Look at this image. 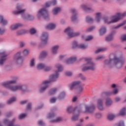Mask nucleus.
I'll list each match as a JSON object with an SVG mask.
<instances>
[{
	"label": "nucleus",
	"instance_id": "obj_1",
	"mask_svg": "<svg viewBox=\"0 0 126 126\" xmlns=\"http://www.w3.org/2000/svg\"><path fill=\"white\" fill-rule=\"evenodd\" d=\"M59 77V72H56L55 74H53L50 76L49 80H46L42 82L38 88L39 92L42 93L46 91V89L49 87V84L52 82V81H55L57 78Z\"/></svg>",
	"mask_w": 126,
	"mask_h": 126
},
{
	"label": "nucleus",
	"instance_id": "obj_2",
	"mask_svg": "<svg viewBox=\"0 0 126 126\" xmlns=\"http://www.w3.org/2000/svg\"><path fill=\"white\" fill-rule=\"evenodd\" d=\"M124 63L125 59H120L117 56H115L113 59L105 60L104 64L109 66H116V67L120 68Z\"/></svg>",
	"mask_w": 126,
	"mask_h": 126
},
{
	"label": "nucleus",
	"instance_id": "obj_3",
	"mask_svg": "<svg viewBox=\"0 0 126 126\" xmlns=\"http://www.w3.org/2000/svg\"><path fill=\"white\" fill-rule=\"evenodd\" d=\"M51 5H52L51 2H46L45 3V7H43L37 11L36 15V18L38 19H41V18L47 19L49 18V12L46 7H49Z\"/></svg>",
	"mask_w": 126,
	"mask_h": 126
},
{
	"label": "nucleus",
	"instance_id": "obj_4",
	"mask_svg": "<svg viewBox=\"0 0 126 126\" xmlns=\"http://www.w3.org/2000/svg\"><path fill=\"white\" fill-rule=\"evenodd\" d=\"M125 16H126V12H124L123 13H117L115 15L112 16L110 18L108 17L104 18L103 21L104 23L112 24V23L118 22V21L121 20Z\"/></svg>",
	"mask_w": 126,
	"mask_h": 126
},
{
	"label": "nucleus",
	"instance_id": "obj_5",
	"mask_svg": "<svg viewBox=\"0 0 126 126\" xmlns=\"http://www.w3.org/2000/svg\"><path fill=\"white\" fill-rule=\"evenodd\" d=\"M14 83H16V80H12L3 83L2 84V85L3 86H4V87L8 88L11 91H17L18 90H23V86L22 85H18L15 86H11V84H13Z\"/></svg>",
	"mask_w": 126,
	"mask_h": 126
},
{
	"label": "nucleus",
	"instance_id": "obj_6",
	"mask_svg": "<svg viewBox=\"0 0 126 126\" xmlns=\"http://www.w3.org/2000/svg\"><path fill=\"white\" fill-rule=\"evenodd\" d=\"M85 63H84L82 66V71H86V70H89V69L92 70L95 69V67H96L95 63L92 62L91 58H85Z\"/></svg>",
	"mask_w": 126,
	"mask_h": 126
},
{
	"label": "nucleus",
	"instance_id": "obj_7",
	"mask_svg": "<svg viewBox=\"0 0 126 126\" xmlns=\"http://www.w3.org/2000/svg\"><path fill=\"white\" fill-rule=\"evenodd\" d=\"M12 62L15 64L21 65L23 63V58L21 56V51L17 52L13 57Z\"/></svg>",
	"mask_w": 126,
	"mask_h": 126
},
{
	"label": "nucleus",
	"instance_id": "obj_8",
	"mask_svg": "<svg viewBox=\"0 0 126 126\" xmlns=\"http://www.w3.org/2000/svg\"><path fill=\"white\" fill-rule=\"evenodd\" d=\"M64 32L67 34V36L69 38L74 37L75 36H78L80 34L79 32H73V30L70 27L66 28L64 30Z\"/></svg>",
	"mask_w": 126,
	"mask_h": 126
},
{
	"label": "nucleus",
	"instance_id": "obj_9",
	"mask_svg": "<svg viewBox=\"0 0 126 126\" xmlns=\"http://www.w3.org/2000/svg\"><path fill=\"white\" fill-rule=\"evenodd\" d=\"M25 9L23 8V5L21 4H18L16 7V10H14L13 13L14 14H20L24 13Z\"/></svg>",
	"mask_w": 126,
	"mask_h": 126
},
{
	"label": "nucleus",
	"instance_id": "obj_10",
	"mask_svg": "<svg viewBox=\"0 0 126 126\" xmlns=\"http://www.w3.org/2000/svg\"><path fill=\"white\" fill-rule=\"evenodd\" d=\"M40 40L42 45H46V43L48 42V33L43 32L40 37Z\"/></svg>",
	"mask_w": 126,
	"mask_h": 126
},
{
	"label": "nucleus",
	"instance_id": "obj_11",
	"mask_svg": "<svg viewBox=\"0 0 126 126\" xmlns=\"http://www.w3.org/2000/svg\"><path fill=\"white\" fill-rule=\"evenodd\" d=\"M102 19V13L101 12H97L95 14V20L96 22H100Z\"/></svg>",
	"mask_w": 126,
	"mask_h": 126
},
{
	"label": "nucleus",
	"instance_id": "obj_12",
	"mask_svg": "<svg viewBox=\"0 0 126 126\" xmlns=\"http://www.w3.org/2000/svg\"><path fill=\"white\" fill-rule=\"evenodd\" d=\"M60 48V46L58 45H55L51 48L52 55H57L58 54V49Z\"/></svg>",
	"mask_w": 126,
	"mask_h": 126
},
{
	"label": "nucleus",
	"instance_id": "obj_13",
	"mask_svg": "<svg viewBox=\"0 0 126 126\" xmlns=\"http://www.w3.org/2000/svg\"><path fill=\"white\" fill-rule=\"evenodd\" d=\"M94 109H95V106L94 105H92L90 107L88 106H86L85 113H91V112H92Z\"/></svg>",
	"mask_w": 126,
	"mask_h": 126
},
{
	"label": "nucleus",
	"instance_id": "obj_14",
	"mask_svg": "<svg viewBox=\"0 0 126 126\" xmlns=\"http://www.w3.org/2000/svg\"><path fill=\"white\" fill-rule=\"evenodd\" d=\"M76 61V57H72L68 58L66 60H65V63L68 64L69 63H73V62H75Z\"/></svg>",
	"mask_w": 126,
	"mask_h": 126
},
{
	"label": "nucleus",
	"instance_id": "obj_15",
	"mask_svg": "<svg viewBox=\"0 0 126 126\" xmlns=\"http://www.w3.org/2000/svg\"><path fill=\"white\" fill-rule=\"evenodd\" d=\"M106 32H107V28L106 27H102L99 30V34L100 36H103V35H104Z\"/></svg>",
	"mask_w": 126,
	"mask_h": 126
},
{
	"label": "nucleus",
	"instance_id": "obj_16",
	"mask_svg": "<svg viewBox=\"0 0 126 126\" xmlns=\"http://www.w3.org/2000/svg\"><path fill=\"white\" fill-rule=\"evenodd\" d=\"M61 9L60 7H55L52 10V13L53 15H58L61 12Z\"/></svg>",
	"mask_w": 126,
	"mask_h": 126
},
{
	"label": "nucleus",
	"instance_id": "obj_17",
	"mask_svg": "<svg viewBox=\"0 0 126 126\" xmlns=\"http://www.w3.org/2000/svg\"><path fill=\"white\" fill-rule=\"evenodd\" d=\"M20 26H21V24H13L10 26V29L12 31L16 30Z\"/></svg>",
	"mask_w": 126,
	"mask_h": 126
},
{
	"label": "nucleus",
	"instance_id": "obj_18",
	"mask_svg": "<svg viewBox=\"0 0 126 126\" xmlns=\"http://www.w3.org/2000/svg\"><path fill=\"white\" fill-rule=\"evenodd\" d=\"M56 27H57V25L54 23L48 24L46 26V28H47V29H50L51 30L55 29Z\"/></svg>",
	"mask_w": 126,
	"mask_h": 126
},
{
	"label": "nucleus",
	"instance_id": "obj_19",
	"mask_svg": "<svg viewBox=\"0 0 126 126\" xmlns=\"http://www.w3.org/2000/svg\"><path fill=\"white\" fill-rule=\"evenodd\" d=\"M97 107L99 110H103V99H99L97 101Z\"/></svg>",
	"mask_w": 126,
	"mask_h": 126
},
{
	"label": "nucleus",
	"instance_id": "obj_20",
	"mask_svg": "<svg viewBox=\"0 0 126 126\" xmlns=\"http://www.w3.org/2000/svg\"><path fill=\"white\" fill-rule=\"evenodd\" d=\"M81 83V82L79 81H77L73 82L70 85V90H72L73 88H74V86H76V85H79Z\"/></svg>",
	"mask_w": 126,
	"mask_h": 126
},
{
	"label": "nucleus",
	"instance_id": "obj_21",
	"mask_svg": "<svg viewBox=\"0 0 126 126\" xmlns=\"http://www.w3.org/2000/svg\"><path fill=\"white\" fill-rule=\"evenodd\" d=\"M22 17L24 19V20H30L31 19H32V18H33V16L30 14H25L24 15H23Z\"/></svg>",
	"mask_w": 126,
	"mask_h": 126
},
{
	"label": "nucleus",
	"instance_id": "obj_22",
	"mask_svg": "<svg viewBox=\"0 0 126 126\" xmlns=\"http://www.w3.org/2000/svg\"><path fill=\"white\" fill-rule=\"evenodd\" d=\"M81 8H82V9H83V10H84L85 11H91V10H92V9H91V8L88 7L84 4H82L81 5Z\"/></svg>",
	"mask_w": 126,
	"mask_h": 126
},
{
	"label": "nucleus",
	"instance_id": "obj_23",
	"mask_svg": "<svg viewBox=\"0 0 126 126\" xmlns=\"http://www.w3.org/2000/svg\"><path fill=\"white\" fill-rule=\"evenodd\" d=\"M112 104H113V101H112L111 98H108L106 99L105 105L107 106V107H110Z\"/></svg>",
	"mask_w": 126,
	"mask_h": 126
},
{
	"label": "nucleus",
	"instance_id": "obj_24",
	"mask_svg": "<svg viewBox=\"0 0 126 126\" xmlns=\"http://www.w3.org/2000/svg\"><path fill=\"white\" fill-rule=\"evenodd\" d=\"M126 114V107H124L120 110L119 115L120 116H125Z\"/></svg>",
	"mask_w": 126,
	"mask_h": 126
},
{
	"label": "nucleus",
	"instance_id": "obj_25",
	"mask_svg": "<svg viewBox=\"0 0 126 126\" xmlns=\"http://www.w3.org/2000/svg\"><path fill=\"white\" fill-rule=\"evenodd\" d=\"M5 57H6V55H4L0 57V65L3 64L5 62V60H6V58Z\"/></svg>",
	"mask_w": 126,
	"mask_h": 126
},
{
	"label": "nucleus",
	"instance_id": "obj_26",
	"mask_svg": "<svg viewBox=\"0 0 126 126\" xmlns=\"http://www.w3.org/2000/svg\"><path fill=\"white\" fill-rule=\"evenodd\" d=\"M82 38L84 40H85V41H90V40L93 39V36L92 35H89L86 37L85 35H82Z\"/></svg>",
	"mask_w": 126,
	"mask_h": 126
},
{
	"label": "nucleus",
	"instance_id": "obj_27",
	"mask_svg": "<svg viewBox=\"0 0 126 126\" xmlns=\"http://www.w3.org/2000/svg\"><path fill=\"white\" fill-rule=\"evenodd\" d=\"M45 67V64L43 63H39L36 65L37 69H43Z\"/></svg>",
	"mask_w": 126,
	"mask_h": 126
},
{
	"label": "nucleus",
	"instance_id": "obj_28",
	"mask_svg": "<svg viewBox=\"0 0 126 126\" xmlns=\"http://www.w3.org/2000/svg\"><path fill=\"white\" fill-rule=\"evenodd\" d=\"M48 55V52L47 51H43L39 56V59H42L44 57H46Z\"/></svg>",
	"mask_w": 126,
	"mask_h": 126
},
{
	"label": "nucleus",
	"instance_id": "obj_29",
	"mask_svg": "<svg viewBox=\"0 0 126 126\" xmlns=\"http://www.w3.org/2000/svg\"><path fill=\"white\" fill-rule=\"evenodd\" d=\"M36 64V63L35 61V59H32L31 60L30 63V65L31 66V67H34Z\"/></svg>",
	"mask_w": 126,
	"mask_h": 126
},
{
	"label": "nucleus",
	"instance_id": "obj_30",
	"mask_svg": "<svg viewBox=\"0 0 126 126\" xmlns=\"http://www.w3.org/2000/svg\"><path fill=\"white\" fill-rule=\"evenodd\" d=\"M15 101H16V98L12 97L8 100L7 104H8L9 105V104H11V103H13V102H15Z\"/></svg>",
	"mask_w": 126,
	"mask_h": 126
},
{
	"label": "nucleus",
	"instance_id": "obj_31",
	"mask_svg": "<svg viewBox=\"0 0 126 126\" xmlns=\"http://www.w3.org/2000/svg\"><path fill=\"white\" fill-rule=\"evenodd\" d=\"M55 67L57 68L59 71H62V70L63 69V66H62V65L60 64H57L55 65Z\"/></svg>",
	"mask_w": 126,
	"mask_h": 126
},
{
	"label": "nucleus",
	"instance_id": "obj_32",
	"mask_svg": "<svg viewBox=\"0 0 126 126\" xmlns=\"http://www.w3.org/2000/svg\"><path fill=\"white\" fill-rule=\"evenodd\" d=\"M114 119H115V115L113 114H109L107 116V119L109 121H112V120H114Z\"/></svg>",
	"mask_w": 126,
	"mask_h": 126
},
{
	"label": "nucleus",
	"instance_id": "obj_33",
	"mask_svg": "<svg viewBox=\"0 0 126 126\" xmlns=\"http://www.w3.org/2000/svg\"><path fill=\"white\" fill-rule=\"evenodd\" d=\"M72 46L73 49L78 48V47H79V44H78L77 41H74L72 43Z\"/></svg>",
	"mask_w": 126,
	"mask_h": 126
},
{
	"label": "nucleus",
	"instance_id": "obj_34",
	"mask_svg": "<svg viewBox=\"0 0 126 126\" xmlns=\"http://www.w3.org/2000/svg\"><path fill=\"white\" fill-rule=\"evenodd\" d=\"M27 116V114L26 113H22L19 115V120H22V119H24L25 117Z\"/></svg>",
	"mask_w": 126,
	"mask_h": 126
},
{
	"label": "nucleus",
	"instance_id": "obj_35",
	"mask_svg": "<svg viewBox=\"0 0 126 126\" xmlns=\"http://www.w3.org/2000/svg\"><path fill=\"white\" fill-rule=\"evenodd\" d=\"M114 38V36L112 34H110L106 38V40L107 41H112V39Z\"/></svg>",
	"mask_w": 126,
	"mask_h": 126
},
{
	"label": "nucleus",
	"instance_id": "obj_36",
	"mask_svg": "<svg viewBox=\"0 0 126 126\" xmlns=\"http://www.w3.org/2000/svg\"><path fill=\"white\" fill-rule=\"evenodd\" d=\"M57 90L56 88H53V89H52L50 92H49V93L50 94H51V95H53V94H55V93H57Z\"/></svg>",
	"mask_w": 126,
	"mask_h": 126
},
{
	"label": "nucleus",
	"instance_id": "obj_37",
	"mask_svg": "<svg viewBox=\"0 0 126 126\" xmlns=\"http://www.w3.org/2000/svg\"><path fill=\"white\" fill-rule=\"evenodd\" d=\"M77 18H78V15H77V14H75L72 16L71 20H72V21H75Z\"/></svg>",
	"mask_w": 126,
	"mask_h": 126
},
{
	"label": "nucleus",
	"instance_id": "obj_38",
	"mask_svg": "<svg viewBox=\"0 0 126 126\" xmlns=\"http://www.w3.org/2000/svg\"><path fill=\"white\" fill-rule=\"evenodd\" d=\"M29 53H30L29 50H28L27 49H24L23 51V54L24 56H26V55H28Z\"/></svg>",
	"mask_w": 126,
	"mask_h": 126
},
{
	"label": "nucleus",
	"instance_id": "obj_39",
	"mask_svg": "<svg viewBox=\"0 0 126 126\" xmlns=\"http://www.w3.org/2000/svg\"><path fill=\"white\" fill-rule=\"evenodd\" d=\"M87 47V45L83 44H79L78 48L79 49H85Z\"/></svg>",
	"mask_w": 126,
	"mask_h": 126
},
{
	"label": "nucleus",
	"instance_id": "obj_40",
	"mask_svg": "<svg viewBox=\"0 0 126 126\" xmlns=\"http://www.w3.org/2000/svg\"><path fill=\"white\" fill-rule=\"evenodd\" d=\"M86 21L87 22H93V19L90 17H87L86 18Z\"/></svg>",
	"mask_w": 126,
	"mask_h": 126
},
{
	"label": "nucleus",
	"instance_id": "obj_41",
	"mask_svg": "<svg viewBox=\"0 0 126 126\" xmlns=\"http://www.w3.org/2000/svg\"><path fill=\"white\" fill-rule=\"evenodd\" d=\"M115 126H125V122L123 121H120Z\"/></svg>",
	"mask_w": 126,
	"mask_h": 126
},
{
	"label": "nucleus",
	"instance_id": "obj_42",
	"mask_svg": "<svg viewBox=\"0 0 126 126\" xmlns=\"http://www.w3.org/2000/svg\"><path fill=\"white\" fill-rule=\"evenodd\" d=\"M65 96V93L64 92L61 93L59 95V98L60 99H63Z\"/></svg>",
	"mask_w": 126,
	"mask_h": 126
},
{
	"label": "nucleus",
	"instance_id": "obj_43",
	"mask_svg": "<svg viewBox=\"0 0 126 126\" xmlns=\"http://www.w3.org/2000/svg\"><path fill=\"white\" fill-rule=\"evenodd\" d=\"M126 21H124L123 22H122V23L118 25L116 27V28H120V27H122V26H123V25H125V24H126Z\"/></svg>",
	"mask_w": 126,
	"mask_h": 126
},
{
	"label": "nucleus",
	"instance_id": "obj_44",
	"mask_svg": "<svg viewBox=\"0 0 126 126\" xmlns=\"http://www.w3.org/2000/svg\"><path fill=\"white\" fill-rule=\"evenodd\" d=\"M30 32L31 33V34H35L36 33V32H37V31H36V30L34 28H32L30 30Z\"/></svg>",
	"mask_w": 126,
	"mask_h": 126
},
{
	"label": "nucleus",
	"instance_id": "obj_45",
	"mask_svg": "<svg viewBox=\"0 0 126 126\" xmlns=\"http://www.w3.org/2000/svg\"><path fill=\"white\" fill-rule=\"evenodd\" d=\"M62 119L61 117L57 118L55 120L53 121L52 122L53 123H59V122H61L62 121Z\"/></svg>",
	"mask_w": 126,
	"mask_h": 126
},
{
	"label": "nucleus",
	"instance_id": "obj_46",
	"mask_svg": "<svg viewBox=\"0 0 126 126\" xmlns=\"http://www.w3.org/2000/svg\"><path fill=\"white\" fill-rule=\"evenodd\" d=\"M56 101H57V98H56V97H52L50 99V102L51 103H55Z\"/></svg>",
	"mask_w": 126,
	"mask_h": 126
},
{
	"label": "nucleus",
	"instance_id": "obj_47",
	"mask_svg": "<svg viewBox=\"0 0 126 126\" xmlns=\"http://www.w3.org/2000/svg\"><path fill=\"white\" fill-rule=\"evenodd\" d=\"M52 69V66H49L45 68L44 70L45 71H50Z\"/></svg>",
	"mask_w": 126,
	"mask_h": 126
},
{
	"label": "nucleus",
	"instance_id": "obj_48",
	"mask_svg": "<svg viewBox=\"0 0 126 126\" xmlns=\"http://www.w3.org/2000/svg\"><path fill=\"white\" fill-rule=\"evenodd\" d=\"M7 23H8L7 20H6L4 19L1 22V24H2V25H6V24H7Z\"/></svg>",
	"mask_w": 126,
	"mask_h": 126
},
{
	"label": "nucleus",
	"instance_id": "obj_49",
	"mask_svg": "<svg viewBox=\"0 0 126 126\" xmlns=\"http://www.w3.org/2000/svg\"><path fill=\"white\" fill-rule=\"evenodd\" d=\"M5 32V31L4 29L0 28V35H2V34H3Z\"/></svg>",
	"mask_w": 126,
	"mask_h": 126
},
{
	"label": "nucleus",
	"instance_id": "obj_50",
	"mask_svg": "<svg viewBox=\"0 0 126 126\" xmlns=\"http://www.w3.org/2000/svg\"><path fill=\"white\" fill-rule=\"evenodd\" d=\"M122 41H126V34H124L121 36Z\"/></svg>",
	"mask_w": 126,
	"mask_h": 126
},
{
	"label": "nucleus",
	"instance_id": "obj_51",
	"mask_svg": "<svg viewBox=\"0 0 126 126\" xmlns=\"http://www.w3.org/2000/svg\"><path fill=\"white\" fill-rule=\"evenodd\" d=\"M105 49H103V48H99L98 49H97L95 53H100V52H103V51H104Z\"/></svg>",
	"mask_w": 126,
	"mask_h": 126
},
{
	"label": "nucleus",
	"instance_id": "obj_52",
	"mask_svg": "<svg viewBox=\"0 0 126 126\" xmlns=\"http://www.w3.org/2000/svg\"><path fill=\"white\" fill-rule=\"evenodd\" d=\"M82 91H83V87H79L78 88V92L80 93V92H82Z\"/></svg>",
	"mask_w": 126,
	"mask_h": 126
},
{
	"label": "nucleus",
	"instance_id": "obj_53",
	"mask_svg": "<svg viewBox=\"0 0 126 126\" xmlns=\"http://www.w3.org/2000/svg\"><path fill=\"white\" fill-rule=\"evenodd\" d=\"M65 74L67 76H70V75H72V73L70 71H67L65 72Z\"/></svg>",
	"mask_w": 126,
	"mask_h": 126
},
{
	"label": "nucleus",
	"instance_id": "obj_54",
	"mask_svg": "<svg viewBox=\"0 0 126 126\" xmlns=\"http://www.w3.org/2000/svg\"><path fill=\"white\" fill-rule=\"evenodd\" d=\"M31 108H32L31 103H29L27 106V109L29 110H31Z\"/></svg>",
	"mask_w": 126,
	"mask_h": 126
},
{
	"label": "nucleus",
	"instance_id": "obj_55",
	"mask_svg": "<svg viewBox=\"0 0 126 126\" xmlns=\"http://www.w3.org/2000/svg\"><path fill=\"white\" fill-rule=\"evenodd\" d=\"M72 110V107L70 106L67 108V111L68 113H70Z\"/></svg>",
	"mask_w": 126,
	"mask_h": 126
},
{
	"label": "nucleus",
	"instance_id": "obj_56",
	"mask_svg": "<svg viewBox=\"0 0 126 126\" xmlns=\"http://www.w3.org/2000/svg\"><path fill=\"white\" fill-rule=\"evenodd\" d=\"M38 124L39 126H43V125H44V122H43L42 120H40L38 121Z\"/></svg>",
	"mask_w": 126,
	"mask_h": 126
},
{
	"label": "nucleus",
	"instance_id": "obj_57",
	"mask_svg": "<svg viewBox=\"0 0 126 126\" xmlns=\"http://www.w3.org/2000/svg\"><path fill=\"white\" fill-rule=\"evenodd\" d=\"M78 117L77 116H73L72 117V121H76V120H77Z\"/></svg>",
	"mask_w": 126,
	"mask_h": 126
},
{
	"label": "nucleus",
	"instance_id": "obj_58",
	"mask_svg": "<svg viewBox=\"0 0 126 126\" xmlns=\"http://www.w3.org/2000/svg\"><path fill=\"white\" fill-rule=\"evenodd\" d=\"M118 92H119V91L118 90V89H116L113 91L112 93L113 94H117Z\"/></svg>",
	"mask_w": 126,
	"mask_h": 126
},
{
	"label": "nucleus",
	"instance_id": "obj_59",
	"mask_svg": "<svg viewBox=\"0 0 126 126\" xmlns=\"http://www.w3.org/2000/svg\"><path fill=\"white\" fill-rule=\"evenodd\" d=\"M94 29H95L94 27H91V28H90L88 29V31L89 32L93 31V30H94Z\"/></svg>",
	"mask_w": 126,
	"mask_h": 126
},
{
	"label": "nucleus",
	"instance_id": "obj_60",
	"mask_svg": "<svg viewBox=\"0 0 126 126\" xmlns=\"http://www.w3.org/2000/svg\"><path fill=\"white\" fill-rule=\"evenodd\" d=\"M25 46V44L23 42H21L20 43V48H23V47H24Z\"/></svg>",
	"mask_w": 126,
	"mask_h": 126
},
{
	"label": "nucleus",
	"instance_id": "obj_61",
	"mask_svg": "<svg viewBox=\"0 0 126 126\" xmlns=\"http://www.w3.org/2000/svg\"><path fill=\"white\" fill-rule=\"evenodd\" d=\"M51 4L53 5H55V4H57V0H53L52 3H51Z\"/></svg>",
	"mask_w": 126,
	"mask_h": 126
},
{
	"label": "nucleus",
	"instance_id": "obj_62",
	"mask_svg": "<svg viewBox=\"0 0 126 126\" xmlns=\"http://www.w3.org/2000/svg\"><path fill=\"white\" fill-rule=\"evenodd\" d=\"M4 18H3V16L2 15H0V23H1V22H2V21L3 20Z\"/></svg>",
	"mask_w": 126,
	"mask_h": 126
},
{
	"label": "nucleus",
	"instance_id": "obj_63",
	"mask_svg": "<svg viewBox=\"0 0 126 126\" xmlns=\"http://www.w3.org/2000/svg\"><path fill=\"white\" fill-rule=\"evenodd\" d=\"M120 100H121V98H120V97H117L115 98V102H119V101H120Z\"/></svg>",
	"mask_w": 126,
	"mask_h": 126
},
{
	"label": "nucleus",
	"instance_id": "obj_64",
	"mask_svg": "<svg viewBox=\"0 0 126 126\" xmlns=\"http://www.w3.org/2000/svg\"><path fill=\"white\" fill-rule=\"evenodd\" d=\"M76 100H77V96H75L72 99L73 102H75V101H76Z\"/></svg>",
	"mask_w": 126,
	"mask_h": 126
}]
</instances>
